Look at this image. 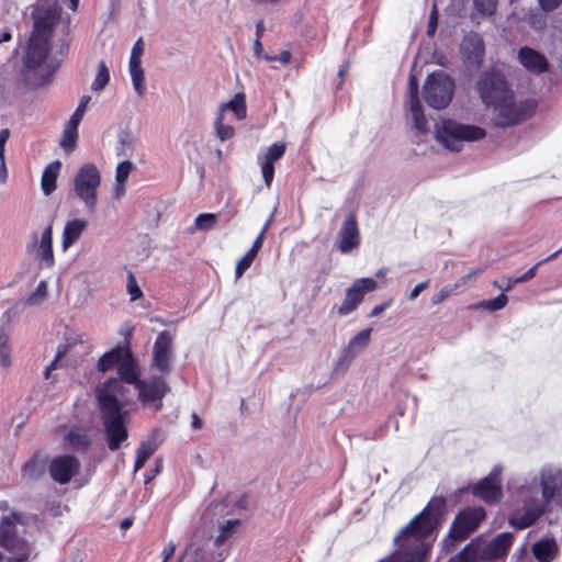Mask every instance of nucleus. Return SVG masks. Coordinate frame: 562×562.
I'll use <instances>...</instances> for the list:
<instances>
[{"label":"nucleus","mask_w":562,"mask_h":562,"mask_svg":"<svg viewBox=\"0 0 562 562\" xmlns=\"http://www.w3.org/2000/svg\"><path fill=\"white\" fill-rule=\"evenodd\" d=\"M482 272L483 269H474L468 274L463 276L458 282H456L453 285H458V293L462 292L464 288H467L470 282L474 281L475 278Z\"/></svg>","instance_id":"nucleus-52"},{"label":"nucleus","mask_w":562,"mask_h":562,"mask_svg":"<svg viewBox=\"0 0 562 562\" xmlns=\"http://www.w3.org/2000/svg\"><path fill=\"white\" fill-rule=\"evenodd\" d=\"M485 517V509L481 506L468 507L461 510L450 526L449 533L443 540V547L449 550L457 542L467 539L479 528Z\"/></svg>","instance_id":"nucleus-9"},{"label":"nucleus","mask_w":562,"mask_h":562,"mask_svg":"<svg viewBox=\"0 0 562 562\" xmlns=\"http://www.w3.org/2000/svg\"><path fill=\"white\" fill-rule=\"evenodd\" d=\"M171 345V335L167 330H162L157 336L153 347L151 367L157 369L164 378L170 372V364L172 359Z\"/></svg>","instance_id":"nucleus-17"},{"label":"nucleus","mask_w":562,"mask_h":562,"mask_svg":"<svg viewBox=\"0 0 562 562\" xmlns=\"http://www.w3.org/2000/svg\"><path fill=\"white\" fill-rule=\"evenodd\" d=\"M44 472V464L37 458H31L22 468V476L26 480H36Z\"/></svg>","instance_id":"nucleus-40"},{"label":"nucleus","mask_w":562,"mask_h":562,"mask_svg":"<svg viewBox=\"0 0 562 562\" xmlns=\"http://www.w3.org/2000/svg\"><path fill=\"white\" fill-rule=\"evenodd\" d=\"M117 373L120 378L108 379L94 391L106 443L112 451L117 450L128 437L127 423L132 401L130 390L124 383L136 386L140 381V370L130 350L121 360Z\"/></svg>","instance_id":"nucleus-1"},{"label":"nucleus","mask_w":562,"mask_h":562,"mask_svg":"<svg viewBox=\"0 0 562 562\" xmlns=\"http://www.w3.org/2000/svg\"><path fill=\"white\" fill-rule=\"evenodd\" d=\"M32 16L34 20V30L32 35L50 38L53 26L59 16L57 4L47 0H38L33 10Z\"/></svg>","instance_id":"nucleus-14"},{"label":"nucleus","mask_w":562,"mask_h":562,"mask_svg":"<svg viewBox=\"0 0 562 562\" xmlns=\"http://www.w3.org/2000/svg\"><path fill=\"white\" fill-rule=\"evenodd\" d=\"M418 98V82L414 76L409 79V104H413Z\"/></svg>","instance_id":"nucleus-57"},{"label":"nucleus","mask_w":562,"mask_h":562,"mask_svg":"<svg viewBox=\"0 0 562 562\" xmlns=\"http://www.w3.org/2000/svg\"><path fill=\"white\" fill-rule=\"evenodd\" d=\"M128 71H130L134 91L139 97H143L146 91V86H145L144 69L142 67V61H128Z\"/></svg>","instance_id":"nucleus-35"},{"label":"nucleus","mask_w":562,"mask_h":562,"mask_svg":"<svg viewBox=\"0 0 562 562\" xmlns=\"http://www.w3.org/2000/svg\"><path fill=\"white\" fill-rule=\"evenodd\" d=\"M409 109L413 116L415 130L422 134L427 133V120L423 113L420 101L415 100L413 104H409Z\"/></svg>","instance_id":"nucleus-42"},{"label":"nucleus","mask_w":562,"mask_h":562,"mask_svg":"<svg viewBox=\"0 0 562 562\" xmlns=\"http://www.w3.org/2000/svg\"><path fill=\"white\" fill-rule=\"evenodd\" d=\"M537 479L521 484L516 490L520 506L509 515V525L524 530L532 526L546 512L550 503L562 505V471L558 467L547 465Z\"/></svg>","instance_id":"nucleus-2"},{"label":"nucleus","mask_w":562,"mask_h":562,"mask_svg":"<svg viewBox=\"0 0 562 562\" xmlns=\"http://www.w3.org/2000/svg\"><path fill=\"white\" fill-rule=\"evenodd\" d=\"M483 549V537L472 539L457 555L453 562H480L486 561Z\"/></svg>","instance_id":"nucleus-25"},{"label":"nucleus","mask_w":562,"mask_h":562,"mask_svg":"<svg viewBox=\"0 0 562 562\" xmlns=\"http://www.w3.org/2000/svg\"><path fill=\"white\" fill-rule=\"evenodd\" d=\"M64 445L69 449L85 451L90 446V439L86 429L74 427L64 436Z\"/></svg>","instance_id":"nucleus-29"},{"label":"nucleus","mask_w":562,"mask_h":562,"mask_svg":"<svg viewBox=\"0 0 562 562\" xmlns=\"http://www.w3.org/2000/svg\"><path fill=\"white\" fill-rule=\"evenodd\" d=\"M557 550V543L552 539H543L532 546V553L539 562H551Z\"/></svg>","instance_id":"nucleus-32"},{"label":"nucleus","mask_w":562,"mask_h":562,"mask_svg":"<svg viewBox=\"0 0 562 562\" xmlns=\"http://www.w3.org/2000/svg\"><path fill=\"white\" fill-rule=\"evenodd\" d=\"M225 120L222 114H217L214 122V133L221 142H226L235 135L234 127L225 123Z\"/></svg>","instance_id":"nucleus-39"},{"label":"nucleus","mask_w":562,"mask_h":562,"mask_svg":"<svg viewBox=\"0 0 562 562\" xmlns=\"http://www.w3.org/2000/svg\"><path fill=\"white\" fill-rule=\"evenodd\" d=\"M227 112H231L238 121L246 117L247 106L244 93H236L232 100L220 105L217 114L226 117Z\"/></svg>","instance_id":"nucleus-28"},{"label":"nucleus","mask_w":562,"mask_h":562,"mask_svg":"<svg viewBox=\"0 0 562 562\" xmlns=\"http://www.w3.org/2000/svg\"><path fill=\"white\" fill-rule=\"evenodd\" d=\"M514 541L513 532H503L496 536L492 541L487 542L483 537V549L486 561H493L507 555Z\"/></svg>","instance_id":"nucleus-23"},{"label":"nucleus","mask_w":562,"mask_h":562,"mask_svg":"<svg viewBox=\"0 0 562 562\" xmlns=\"http://www.w3.org/2000/svg\"><path fill=\"white\" fill-rule=\"evenodd\" d=\"M127 292L131 296V301H136L143 295L142 290L137 285V282L132 273L128 274Z\"/></svg>","instance_id":"nucleus-53"},{"label":"nucleus","mask_w":562,"mask_h":562,"mask_svg":"<svg viewBox=\"0 0 562 562\" xmlns=\"http://www.w3.org/2000/svg\"><path fill=\"white\" fill-rule=\"evenodd\" d=\"M543 265V261L537 262L533 267H531L528 271H526L521 277L519 278H507V285L503 286L499 284V281H494L493 285L497 289L502 290L503 292L510 291L517 283H522L526 281H529L536 276L537 269Z\"/></svg>","instance_id":"nucleus-37"},{"label":"nucleus","mask_w":562,"mask_h":562,"mask_svg":"<svg viewBox=\"0 0 562 562\" xmlns=\"http://www.w3.org/2000/svg\"><path fill=\"white\" fill-rule=\"evenodd\" d=\"M218 535L215 537L214 543L222 546L226 540L231 539L240 527V520L237 518L217 520Z\"/></svg>","instance_id":"nucleus-33"},{"label":"nucleus","mask_w":562,"mask_h":562,"mask_svg":"<svg viewBox=\"0 0 562 562\" xmlns=\"http://www.w3.org/2000/svg\"><path fill=\"white\" fill-rule=\"evenodd\" d=\"M60 168L61 162L59 160H55L45 167L41 179L42 191L45 195H49L55 191Z\"/></svg>","instance_id":"nucleus-30"},{"label":"nucleus","mask_w":562,"mask_h":562,"mask_svg":"<svg viewBox=\"0 0 562 562\" xmlns=\"http://www.w3.org/2000/svg\"><path fill=\"white\" fill-rule=\"evenodd\" d=\"M137 144L134 133L127 128L121 130L117 134L115 153L117 157L128 159L133 157Z\"/></svg>","instance_id":"nucleus-27"},{"label":"nucleus","mask_w":562,"mask_h":562,"mask_svg":"<svg viewBox=\"0 0 562 562\" xmlns=\"http://www.w3.org/2000/svg\"><path fill=\"white\" fill-rule=\"evenodd\" d=\"M135 387L138 391V400L140 403L154 411L161 408V400L169 391L164 376H153L148 380H140Z\"/></svg>","instance_id":"nucleus-13"},{"label":"nucleus","mask_w":562,"mask_h":562,"mask_svg":"<svg viewBox=\"0 0 562 562\" xmlns=\"http://www.w3.org/2000/svg\"><path fill=\"white\" fill-rule=\"evenodd\" d=\"M79 461L74 456H58L50 460L48 472L53 481L67 484L79 470Z\"/></svg>","instance_id":"nucleus-18"},{"label":"nucleus","mask_w":562,"mask_h":562,"mask_svg":"<svg viewBox=\"0 0 562 562\" xmlns=\"http://www.w3.org/2000/svg\"><path fill=\"white\" fill-rule=\"evenodd\" d=\"M101 172L92 162H86L74 177L72 192L89 214H93L98 204V191L101 187Z\"/></svg>","instance_id":"nucleus-7"},{"label":"nucleus","mask_w":562,"mask_h":562,"mask_svg":"<svg viewBox=\"0 0 562 562\" xmlns=\"http://www.w3.org/2000/svg\"><path fill=\"white\" fill-rule=\"evenodd\" d=\"M135 166L130 159L119 162L115 168V182H126Z\"/></svg>","instance_id":"nucleus-45"},{"label":"nucleus","mask_w":562,"mask_h":562,"mask_svg":"<svg viewBox=\"0 0 562 562\" xmlns=\"http://www.w3.org/2000/svg\"><path fill=\"white\" fill-rule=\"evenodd\" d=\"M156 450L155 445L151 441H144L139 445L136 451V460L134 464V471H139L146 463V461L154 454Z\"/></svg>","instance_id":"nucleus-38"},{"label":"nucleus","mask_w":562,"mask_h":562,"mask_svg":"<svg viewBox=\"0 0 562 562\" xmlns=\"http://www.w3.org/2000/svg\"><path fill=\"white\" fill-rule=\"evenodd\" d=\"M176 549H177V547L172 541L166 543L164 547V550H162V553H164L162 562H168L171 559V557L175 554Z\"/></svg>","instance_id":"nucleus-60"},{"label":"nucleus","mask_w":562,"mask_h":562,"mask_svg":"<svg viewBox=\"0 0 562 562\" xmlns=\"http://www.w3.org/2000/svg\"><path fill=\"white\" fill-rule=\"evenodd\" d=\"M460 52L463 61L469 69H479L485 56L484 42L482 36L475 32L467 33L462 40Z\"/></svg>","instance_id":"nucleus-15"},{"label":"nucleus","mask_w":562,"mask_h":562,"mask_svg":"<svg viewBox=\"0 0 562 562\" xmlns=\"http://www.w3.org/2000/svg\"><path fill=\"white\" fill-rule=\"evenodd\" d=\"M47 296V283L46 281H41L36 289L24 300V305L26 306H35L40 305L44 302Z\"/></svg>","instance_id":"nucleus-43"},{"label":"nucleus","mask_w":562,"mask_h":562,"mask_svg":"<svg viewBox=\"0 0 562 562\" xmlns=\"http://www.w3.org/2000/svg\"><path fill=\"white\" fill-rule=\"evenodd\" d=\"M127 350V348L116 347L105 352L98 360V371L101 373H105L109 370L113 369L114 367L119 368L121 360L124 358Z\"/></svg>","instance_id":"nucleus-31"},{"label":"nucleus","mask_w":562,"mask_h":562,"mask_svg":"<svg viewBox=\"0 0 562 562\" xmlns=\"http://www.w3.org/2000/svg\"><path fill=\"white\" fill-rule=\"evenodd\" d=\"M179 562H206V557L200 547L194 543H190Z\"/></svg>","instance_id":"nucleus-44"},{"label":"nucleus","mask_w":562,"mask_h":562,"mask_svg":"<svg viewBox=\"0 0 562 562\" xmlns=\"http://www.w3.org/2000/svg\"><path fill=\"white\" fill-rule=\"evenodd\" d=\"M114 193L116 198H121L125 194V182H115Z\"/></svg>","instance_id":"nucleus-64"},{"label":"nucleus","mask_w":562,"mask_h":562,"mask_svg":"<svg viewBox=\"0 0 562 562\" xmlns=\"http://www.w3.org/2000/svg\"><path fill=\"white\" fill-rule=\"evenodd\" d=\"M215 224L216 216L212 213H202L194 220L195 228L200 231H210L215 226Z\"/></svg>","instance_id":"nucleus-47"},{"label":"nucleus","mask_w":562,"mask_h":562,"mask_svg":"<svg viewBox=\"0 0 562 562\" xmlns=\"http://www.w3.org/2000/svg\"><path fill=\"white\" fill-rule=\"evenodd\" d=\"M501 474L502 468L498 465L494 467L491 473L473 487V494L487 504L498 503L503 496Z\"/></svg>","instance_id":"nucleus-16"},{"label":"nucleus","mask_w":562,"mask_h":562,"mask_svg":"<svg viewBox=\"0 0 562 562\" xmlns=\"http://www.w3.org/2000/svg\"><path fill=\"white\" fill-rule=\"evenodd\" d=\"M437 21H438L437 9H436V5H434L431 13L429 15L428 27H427V34L429 36L435 34L436 29H437Z\"/></svg>","instance_id":"nucleus-56"},{"label":"nucleus","mask_w":562,"mask_h":562,"mask_svg":"<svg viewBox=\"0 0 562 562\" xmlns=\"http://www.w3.org/2000/svg\"><path fill=\"white\" fill-rule=\"evenodd\" d=\"M360 245V232L355 215L350 214L344 221L337 239V247L342 254L350 252Z\"/></svg>","instance_id":"nucleus-19"},{"label":"nucleus","mask_w":562,"mask_h":562,"mask_svg":"<svg viewBox=\"0 0 562 562\" xmlns=\"http://www.w3.org/2000/svg\"><path fill=\"white\" fill-rule=\"evenodd\" d=\"M110 81L109 68L103 60L99 61L95 77L91 83V90L94 92L102 91Z\"/></svg>","instance_id":"nucleus-41"},{"label":"nucleus","mask_w":562,"mask_h":562,"mask_svg":"<svg viewBox=\"0 0 562 562\" xmlns=\"http://www.w3.org/2000/svg\"><path fill=\"white\" fill-rule=\"evenodd\" d=\"M476 90L487 109L512 92L505 77L495 70L482 74L476 83Z\"/></svg>","instance_id":"nucleus-11"},{"label":"nucleus","mask_w":562,"mask_h":562,"mask_svg":"<svg viewBox=\"0 0 562 562\" xmlns=\"http://www.w3.org/2000/svg\"><path fill=\"white\" fill-rule=\"evenodd\" d=\"M49 50V38L31 35L24 57L25 76L36 86L45 85L54 70L42 69Z\"/></svg>","instance_id":"nucleus-8"},{"label":"nucleus","mask_w":562,"mask_h":562,"mask_svg":"<svg viewBox=\"0 0 562 562\" xmlns=\"http://www.w3.org/2000/svg\"><path fill=\"white\" fill-rule=\"evenodd\" d=\"M78 138V126L70 125V123H66L65 130L63 133V138L60 140V147L65 150V153L70 154L75 150Z\"/></svg>","instance_id":"nucleus-36"},{"label":"nucleus","mask_w":562,"mask_h":562,"mask_svg":"<svg viewBox=\"0 0 562 562\" xmlns=\"http://www.w3.org/2000/svg\"><path fill=\"white\" fill-rule=\"evenodd\" d=\"M143 50H144L143 40L138 38L133 45L131 56H130V61H140V56L143 54Z\"/></svg>","instance_id":"nucleus-55"},{"label":"nucleus","mask_w":562,"mask_h":562,"mask_svg":"<svg viewBox=\"0 0 562 562\" xmlns=\"http://www.w3.org/2000/svg\"><path fill=\"white\" fill-rule=\"evenodd\" d=\"M267 60H278L283 65H286L291 60V53L289 50H283L278 56L266 57Z\"/></svg>","instance_id":"nucleus-62"},{"label":"nucleus","mask_w":562,"mask_h":562,"mask_svg":"<svg viewBox=\"0 0 562 562\" xmlns=\"http://www.w3.org/2000/svg\"><path fill=\"white\" fill-rule=\"evenodd\" d=\"M458 293V285L448 284L441 288L431 299L434 305L442 303L450 295Z\"/></svg>","instance_id":"nucleus-50"},{"label":"nucleus","mask_w":562,"mask_h":562,"mask_svg":"<svg viewBox=\"0 0 562 562\" xmlns=\"http://www.w3.org/2000/svg\"><path fill=\"white\" fill-rule=\"evenodd\" d=\"M29 250L36 249L37 258L50 267L54 263L53 252V227L49 224L42 233L41 240L37 245V233H32L31 243L27 245Z\"/></svg>","instance_id":"nucleus-21"},{"label":"nucleus","mask_w":562,"mask_h":562,"mask_svg":"<svg viewBox=\"0 0 562 562\" xmlns=\"http://www.w3.org/2000/svg\"><path fill=\"white\" fill-rule=\"evenodd\" d=\"M378 283L372 278L357 279L347 290L346 296L339 306H335L333 312L339 316H347L352 313L363 301L367 293L374 291Z\"/></svg>","instance_id":"nucleus-12"},{"label":"nucleus","mask_w":562,"mask_h":562,"mask_svg":"<svg viewBox=\"0 0 562 562\" xmlns=\"http://www.w3.org/2000/svg\"><path fill=\"white\" fill-rule=\"evenodd\" d=\"M430 284V281L427 280V281H424V282H420L418 284L415 285V288L411 291L409 293V300L411 301H414L418 297V295L424 291L426 290Z\"/></svg>","instance_id":"nucleus-58"},{"label":"nucleus","mask_w":562,"mask_h":562,"mask_svg":"<svg viewBox=\"0 0 562 562\" xmlns=\"http://www.w3.org/2000/svg\"><path fill=\"white\" fill-rule=\"evenodd\" d=\"M538 1H539V4L542 10L550 12V11L554 10L561 3L562 0H538Z\"/></svg>","instance_id":"nucleus-61"},{"label":"nucleus","mask_w":562,"mask_h":562,"mask_svg":"<svg viewBox=\"0 0 562 562\" xmlns=\"http://www.w3.org/2000/svg\"><path fill=\"white\" fill-rule=\"evenodd\" d=\"M258 254L255 252V250H248L244 257L237 262L236 269H235V276L236 278H240L245 271L251 266L254 262L256 256Z\"/></svg>","instance_id":"nucleus-48"},{"label":"nucleus","mask_w":562,"mask_h":562,"mask_svg":"<svg viewBox=\"0 0 562 562\" xmlns=\"http://www.w3.org/2000/svg\"><path fill=\"white\" fill-rule=\"evenodd\" d=\"M87 228V222L81 218H74L66 222L61 236V248L67 250L81 236Z\"/></svg>","instance_id":"nucleus-26"},{"label":"nucleus","mask_w":562,"mask_h":562,"mask_svg":"<svg viewBox=\"0 0 562 562\" xmlns=\"http://www.w3.org/2000/svg\"><path fill=\"white\" fill-rule=\"evenodd\" d=\"M9 137L10 131L8 128H3L0 131V159L4 157V148Z\"/></svg>","instance_id":"nucleus-59"},{"label":"nucleus","mask_w":562,"mask_h":562,"mask_svg":"<svg viewBox=\"0 0 562 562\" xmlns=\"http://www.w3.org/2000/svg\"><path fill=\"white\" fill-rule=\"evenodd\" d=\"M371 328H367L353 336L348 345L340 351L337 366H348L369 344Z\"/></svg>","instance_id":"nucleus-22"},{"label":"nucleus","mask_w":562,"mask_h":562,"mask_svg":"<svg viewBox=\"0 0 562 562\" xmlns=\"http://www.w3.org/2000/svg\"><path fill=\"white\" fill-rule=\"evenodd\" d=\"M443 506V498H431L428 505L394 537V552L379 562H427Z\"/></svg>","instance_id":"nucleus-3"},{"label":"nucleus","mask_w":562,"mask_h":562,"mask_svg":"<svg viewBox=\"0 0 562 562\" xmlns=\"http://www.w3.org/2000/svg\"><path fill=\"white\" fill-rule=\"evenodd\" d=\"M90 101H91L90 95H82L80 98V102H79L77 109L75 110V112L72 113V115L70 116V119L68 121V123H70V125L79 126Z\"/></svg>","instance_id":"nucleus-46"},{"label":"nucleus","mask_w":562,"mask_h":562,"mask_svg":"<svg viewBox=\"0 0 562 562\" xmlns=\"http://www.w3.org/2000/svg\"><path fill=\"white\" fill-rule=\"evenodd\" d=\"M254 54L258 58H265L268 57L267 55H263L262 45L259 38H256L254 41Z\"/></svg>","instance_id":"nucleus-63"},{"label":"nucleus","mask_w":562,"mask_h":562,"mask_svg":"<svg viewBox=\"0 0 562 562\" xmlns=\"http://www.w3.org/2000/svg\"><path fill=\"white\" fill-rule=\"evenodd\" d=\"M474 5L479 12L491 15L496 9V0H474Z\"/></svg>","instance_id":"nucleus-51"},{"label":"nucleus","mask_w":562,"mask_h":562,"mask_svg":"<svg viewBox=\"0 0 562 562\" xmlns=\"http://www.w3.org/2000/svg\"><path fill=\"white\" fill-rule=\"evenodd\" d=\"M271 222H272V216L266 222V224L262 227L260 234L257 236V238L252 243V246H251L250 250H255L256 254L259 252V250H260V248L262 247V244H263L265 234L268 231Z\"/></svg>","instance_id":"nucleus-54"},{"label":"nucleus","mask_w":562,"mask_h":562,"mask_svg":"<svg viewBox=\"0 0 562 562\" xmlns=\"http://www.w3.org/2000/svg\"><path fill=\"white\" fill-rule=\"evenodd\" d=\"M23 525V514L11 512L0 519V548L7 553L5 562H32L34 557L29 543L18 536V526Z\"/></svg>","instance_id":"nucleus-4"},{"label":"nucleus","mask_w":562,"mask_h":562,"mask_svg":"<svg viewBox=\"0 0 562 562\" xmlns=\"http://www.w3.org/2000/svg\"><path fill=\"white\" fill-rule=\"evenodd\" d=\"M11 338L5 328H0V368L9 370L13 363Z\"/></svg>","instance_id":"nucleus-34"},{"label":"nucleus","mask_w":562,"mask_h":562,"mask_svg":"<svg viewBox=\"0 0 562 562\" xmlns=\"http://www.w3.org/2000/svg\"><path fill=\"white\" fill-rule=\"evenodd\" d=\"M436 139L446 148L459 151L464 142H476L486 136L484 128L462 124L452 120H442L436 124Z\"/></svg>","instance_id":"nucleus-6"},{"label":"nucleus","mask_w":562,"mask_h":562,"mask_svg":"<svg viewBox=\"0 0 562 562\" xmlns=\"http://www.w3.org/2000/svg\"><path fill=\"white\" fill-rule=\"evenodd\" d=\"M537 103L532 99H518L512 91L490 110L495 126L509 127L529 119Z\"/></svg>","instance_id":"nucleus-5"},{"label":"nucleus","mask_w":562,"mask_h":562,"mask_svg":"<svg viewBox=\"0 0 562 562\" xmlns=\"http://www.w3.org/2000/svg\"><path fill=\"white\" fill-rule=\"evenodd\" d=\"M508 302L507 296L505 293H501L495 299L482 302L480 306L484 307L485 310H488L491 312L499 311L506 306Z\"/></svg>","instance_id":"nucleus-49"},{"label":"nucleus","mask_w":562,"mask_h":562,"mask_svg":"<svg viewBox=\"0 0 562 562\" xmlns=\"http://www.w3.org/2000/svg\"><path fill=\"white\" fill-rule=\"evenodd\" d=\"M454 81L446 72L439 70L427 77L424 86V99L434 109H445L452 100Z\"/></svg>","instance_id":"nucleus-10"},{"label":"nucleus","mask_w":562,"mask_h":562,"mask_svg":"<svg viewBox=\"0 0 562 562\" xmlns=\"http://www.w3.org/2000/svg\"><path fill=\"white\" fill-rule=\"evenodd\" d=\"M285 153L284 143H273L268 147L263 155L258 156V164L261 169L263 182L270 187L274 177V162L278 161Z\"/></svg>","instance_id":"nucleus-20"},{"label":"nucleus","mask_w":562,"mask_h":562,"mask_svg":"<svg viewBox=\"0 0 562 562\" xmlns=\"http://www.w3.org/2000/svg\"><path fill=\"white\" fill-rule=\"evenodd\" d=\"M518 59L531 72L540 74L548 68V61L544 56L530 47L520 48Z\"/></svg>","instance_id":"nucleus-24"}]
</instances>
